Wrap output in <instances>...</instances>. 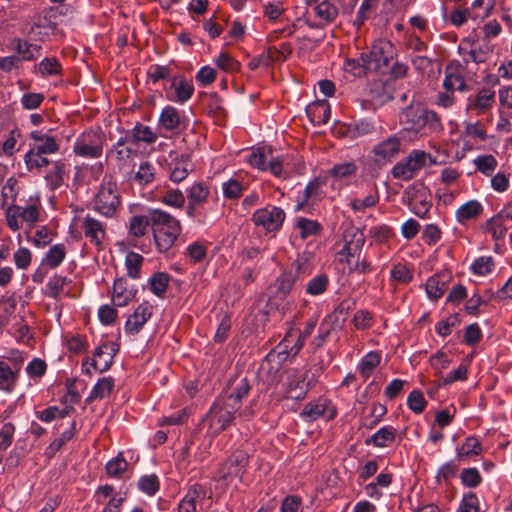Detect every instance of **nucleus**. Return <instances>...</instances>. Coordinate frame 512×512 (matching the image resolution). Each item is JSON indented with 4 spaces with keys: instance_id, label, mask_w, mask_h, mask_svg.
<instances>
[{
    "instance_id": "obj_1",
    "label": "nucleus",
    "mask_w": 512,
    "mask_h": 512,
    "mask_svg": "<svg viewBox=\"0 0 512 512\" xmlns=\"http://www.w3.org/2000/svg\"><path fill=\"white\" fill-rule=\"evenodd\" d=\"M150 220L158 251H168L180 233L179 221L159 209L150 210Z\"/></svg>"
},
{
    "instance_id": "obj_2",
    "label": "nucleus",
    "mask_w": 512,
    "mask_h": 512,
    "mask_svg": "<svg viewBox=\"0 0 512 512\" xmlns=\"http://www.w3.org/2000/svg\"><path fill=\"white\" fill-rule=\"evenodd\" d=\"M403 129L408 132L419 133L425 129L437 130L440 119L436 112L423 107L421 104H410L399 114Z\"/></svg>"
},
{
    "instance_id": "obj_3",
    "label": "nucleus",
    "mask_w": 512,
    "mask_h": 512,
    "mask_svg": "<svg viewBox=\"0 0 512 512\" xmlns=\"http://www.w3.org/2000/svg\"><path fill=\"white\" fill-rule=\"evenodd\" d=\"M237 411L235 406L228 403L222 397L217 398L203 419L204 422L208 423V433L216 436L227 429L231 425Z\"/></svg>"
},
{
    "instance_id": "obj_4",
    "label": "nucleus",
    "mask_w": 512,
    "mask_h": 512,
    "mask_svg": "<svg viewBox=\"0 0 512 512\" xmlns=\"http://www.w3.org/2000/svg\"><path fill=\"white\" fill-rule=\"evenodd\" d=\"M394 56L395 48L393 44L388 40H378L372 45L369 52L361 53V61L369 64L370 71L386 74L389 63L393 61Z\"/></svg>"
},
{
    "instance_id": "obj_5",
    "label": "nucleus",
    "mask_w": 512,
    "mask_h": 512,
    "mask_svg": "<svg viewBox=\"0 0 512 512\" xmlns=\"http://www.w3.org/2000/svg\"><path fill=\"white\" fill-rule=\"evenodd\" d=\"M285 219V213L278 207H265L254 212L252 220L257 226H262L267 232L277 231Z\"/></svg>"
},
{
    "instance_id": "obj_6",
    "label": "nucleus",
    "mask_w": 512,
    "mask_h": 512,
    "mask_svg": "<svg viewBox=\"0 0 512 512\" xmlns=\"http://www.w3.org/2000/svg\"><path fill=\"white\" fill-rule=\"evenodd\" d=\"M357 170L353 162L336 164L329 171L330 186L334 190H341L345 184L355 175Z\"/></svg>"
},
{
    "instance_id": "obj_7",
    "label": "nucleus",
    "mask_w": 512,
    "mask_h": 512,
    "mask_svg": "<svg viewBox=\"0 0 512 512\" xmlns=\"http://www.w3.org/2000/svg\"><path fill=\"white\" fill-rule=\"evenodd\" d=\"M309 386L307 374H300L297 370L291 371L287 378V391L290 398L303 399L309 391Z\"/></svg>"
},
{
    "instance_id": "obj_8",
    "label": "nucleus",
    "mask_w": 512,
    "mask_h": 512,
    "mask_svg": "<svg viewBox=\"0 0 512 512\" xmlns=\"http://www.w3.org/2000/svg\"><path fill=\"white\" fill-rule=\"evenodd\" d=\"M344 238L345 245L340 254L342 256H346L347 264L351 266L352 260L361 256V250L364 245V236L359 230H356L353 231L351 235L346 234Z\"/></svg>"
},
{
    "instance_id": "obj_9",
    "label": "nucleus",
    "mask_w": 512,
    "mask_h": 512,
    "mask_svg": "<svg viewBox=\"0 0 512 512\" xmlns=\"http://www.w3.org/2000/svg\"><path fill=\"white\" fill-rule=\"evenodd\" d=\"M151 307L147 303L140 304L134 313L127 319L125 330L130 334H137L147 320L151 317Z\"/></svg>"
},
{
    "instance_id": "obj_10",
    "label": "nucleus",
    "mask_w": 512,
    "mask_h": 512,
    "mask_svg": "<svg viewBox=\"0 0 512 512\" xmlns=\"http://www.w3.org/2000/svg\"><path fill=\"white\" fill-rule=\"evenodd\" d=\"M61 14L58 8L45 9L38 15L32 24V32H38V28L54 31L59 23Z\"/></svg>"
},
{
    "instance_id": "obj_11",
    "label": "nucleus",
    "mask_w": 512,
    "mask_h": 512,
    "mask_svg": "<svg viewBox=\"0 0 512 512\" xmlns=\"http://www.w3.org/2000/svg\"><path fill=\"white\" fill-rule=\"evenodd\" d=\"M119 203L117 194H96L94 209L106 217H111L115 214Z\"/></svg>"
},
{
    "instance_id": "obj_12",
    "label": "nucleus",
    "mask_w": 512,
    "mask_h": 512,
    "mask_svg": "<svg viewBox=\"0 0 512 512\" xmlns=\"http://www.w3.org/2000/svg\"><path fill=\"white\" fill-rule=\"evenodd\" d=\"M10 47L12 50L17 52V56L20 57V61H32L40 56V45L22 41L19 38L13 39L10 43Z\"/></svg>"
},
{
    "instance_id": "obj_13",
    "label": "nucleus",
    "mask_w": 512,
    "mask_h": 512,
    "mask_svg": "<svg viewBox=\"0 0 512 512\" xmlns=\"http://www.w3.org/2000/svg\"><path fill=\"white\" fill-rule=\"evenodd\" d=\"M450 280V276L448 273H439L431 276L426 282V293L428 297L432 300L439 299Z\"/></svg>"
},
{
    "instance_id": "obj_14",
    "label": "nucleus",
    "mask_w": 512,
    "mask_h": 512,
    "mask_svg": "<svg viewBox=\"0 0 512 512\" xmlns=\"http://www.w3.org/2000/svg\"><path fill=\"white\" fill-rule=\"evenodd\" d=\"M76 155L85 158H99L102 155V145L100 141H88L87 138L78 139L73 147Z\"/></svg>"
},
{
    "instance_id": "obj_15",
    "label": "nucleus",
    "mask_w": 512,
    "mask_h": 512,
    "mask_svg": "<svg viewBox=\"0 0 512 512\" xmlns=\"http://www.w3.org/2000/svg\"><path fill=\"white\" fill-rule=\"evenodd\" d=\"M171 89L174 90V94L169 93L168 98L181 103L187 101L194 92L193 85L181 77L172 79Z\"/></svg>"
},
{
    "instance_id": "obj_16",
    "label": "nucleus",
    "mask_w": 512,
    "mask_h": 512,
    "mask_svg": "<svg viewBox=\"0 0 512 512\" xmlns=\"http://www.w3.org/2000/svg\"><path fill=\"white\" fill-rule=\"evenodd\" d=\"M404 160L407 163L408 171L411 172L412 176H414L420 169L435 164V160L432 156L421 150H413Z\"/></svg>"
},
{
    "instance_id": "obj_17",
    "label": "nucleus",
    "mask_w": 512,
    "mask_h": 512,
    "mask_svg": "<svg viewBox=\"0 0 512 512\" xmlns=\"http://www.w3.org/2000/svg\"><path fill=\"white\" fill-rule=\"evenodd\" d=\"M307 114L314 124H326L331 115L330 105L326 100L317 101L308 106Z\"/></svg>"
},
{
    "instance_id": "obj_18",
    "label": "nucleus",
    "mask_w": 512,
    "mask_h": 512,
    "mask_svg": "<svg viewBox=\"0 0 512 512\" xmlns=\"http://www.w3.org/2000/svg\"><path fill=\"white\" fill-rule=\"evenodd\" d=\"M205 496L206 492L203 487L200 485H194L189 489L185 497L179 503V512H195L197 501L203 499Z\"/></svg>"
},
{
    "instance_id": "obj_19",
    "label": "nucleus",
    "mask_w": 512,
    "mask_h": 512,
    "mask_svg": "<svg viewBox=\"0 0 512 512\" xmlns=\"http://www.w3.org/2000/svg\"><path fill=\"white\" fill-rule=\"evenodd\" d=\"M108 349V345L104 344L100 347H98L94 354L93 358L91 360V366L99 371V372H105L108 370L112 363H113V354L112 353H106L105 350Z\"/></svg>"
},
{
    "instance_id": "obj_20",
    "label": "nucleus",
    "mask_w": 512,
    "mask_h": 512,
    "mask_svg": "<svg viewBox=\"0 0 512 512\" xmlns=\"http://www.w3.org/2000/svg\"><path fill=\"white\" fill-rule=\"evenodd\" d=\"M401 140L392 136L374 147V153L384 159L391 158L400 151Z\"/></svg>"
},
{
    "instance_id": "obj_21",
    "label": "nucleus",
    "mask_w": 512,
    "mask_h": 512,
    "mask_svg": "<svg viewBox=\"0 0 512 512\" xmlns=\"http://www.w3.org/2000/svg\"><path fill=\"white\" fill-rule=\"evenodd\" d=\"M482 210V205L478 201L470 200L457 209L456 218L459 222L464 223L465 221L478 217Z\"/></svg>"
},
{
    "instance_id": "obj_22",
    "label": "nucleus",
    "mask_w": 512,
    "mask_h": 512,
    "mask_svg": "<svg viewBox=\"0 0 512 512\" xmlns=\"http://www.w3.org/2000/svg\"><path fill=\"white\" fill-rule=\"evenodd\" d=\"M395 439V429L391 426H385L379 429L375 434L368 438L365 443L373 444L377 447H386Z\"/></svg>"
},
{
    "instance_id": "obj_23",
    "label": "nucleus",
    "mask_w": 512,
    "mask_h": 512,
    "mask_svg": "<svg viewBox=\"0 0 512 512\" xmlns=\"http://www.w3.org/2000/svg\"><path fill=\"white\" fill-rule=\"evenodd\" d=\"M83 227L85 230V236L90 238L91 242L99 245L103 238L105 231L99 221L87 216L83 221Z\"/></svg>"
},
{
    "instance_id": "obj_24",
    "label": "nucleus",
    "mask_w": 512,
    "mask_h": 512,
    "mask_svg": "<svg viewBox=\"0 0 512 512\" xmlns=\"http://www.w3.org/2000/svg\"><path fill=\"white\" fill-rule=\"evenodd\" d=\"M160 125L166 130H175L181 124V118L178 110L172 106H166L159 118Z\"/></svg>"
},
{
    "instance_id": "obj_25",
    "label": "nucleus",
    "mask_w": 512,
    "mask_h": 512,
    "mask_svg": "<svg viewBox=\"0 0 512 512\" xmlns=\"http://www.w3.org/2000/svg\"><path fill=\"white\" fill-rule=\"evenodd\" d=\"M408 204L415 215L424 217L430 209L431 200L426 194H408Z\"/></svg>"
},
{
    "instance_id": "obj_26",
    "label": "nucleus",
    "mask_w": 512,
    "mask_h": 512,
    "mask_svg": "<svg viewBox=\"0 0 512 512\" xmlns=\"http://www.w3.org/2000/svg\"><path fill=\"white\" fill-rule=\"evenodd\" d=\"M154 171L155 169L150 163H141L138 171L135 173L131 180L132 184L137 185L139 188H143L145 185L151 183L154 180Z\"/></svg>"
},
{
    "instance_id": "obj_27",
    "label": "nucleus",
    "mask_w": 512,
    "mask_h": 512,
    "mask_svg": "<svg viewBox=\"0 0 512 512\" xmlns=\"http://www.w3.org/2000/svg\"><path fill=\"white\" fill-rule=\"evenodd\" d=\"M127 137H129L130 141L134 144L140 141L153 143L157 139V135L151 130L150 127L139 123L131 130V135H128Z\"/></svg>"
},
{
    "instance_id": "obj_28",
    "label": "nucleus",
    "mask_w": 512,
    "mask_h": 512,
    "mask_svg": "<svg viewBox=\"0 0 512 512\" xmlns=\"http://www.w3.org/2000/svg\"><path fill=\"white\" fill-rule=\"evenodd\" d=\"M16 378L17 371H13L4 361H0V389L11 392L14 388Z\"/></svg>"
},
{
    "instance_id": "obj_29",
    "label": "nucleus",
    "mask_w": 512,
    "mask_h": 512,
    "mask_svg": "<svg viewBox=\"0 0 512 512\" xmlns=\"http://www.w3.org/2000/svg\"><path fill=\"white\" fill-rule=\"evenodd\" d=\"M129 142L131 141L130 138L127 136L124 138H120L116 145H114L113 148L109 151L108 156L115 157L120 162L126 161L134 153V150L131 147L125 145L126 143Z\"/></svg>"
},
{
    "instance_id": "obj_30",
    "label": "nucleus",
    "mask_w": 512,
    "mask_h": 512,
    "mask_svg": "<svg viewBox=\"0 0 512 512\" xmlns=\"http://www.w3.org/2000/svg\"><path fill=\"white\" fill-rule=\"evenodd\" d=\"M250 386L248 382L243 379L234 389V392H232L230 395L227 396H221L223 399H225L228 403L235 406L237 410L240 409L241 401L244 397H246L249 393Z\"/></svg>"
},
{
    "instance_id": "obj_31",
    "label": "nucleus",
    "mask_w": 512,
    "mask_h": 512,
    "mask_svg": "<svg viewBox=\"0 0 512 512\" xmlns=\"http://www.w3.org/2000/svg\"><path fill=\"white\" fill-rule=\"evenodd\" d=\"M113 379L110 377L101 378L93 387L87 401L93 399H102L109 395L113 389Z\"/></svg>"
},
{
    "instance_id": "obj_32",
    "label": "nucleus",
    "mask_w": 512,
    "mask_h": 512,
    "mask_svg": "<svg viewBox=\"0 0 512 512\" xmlns=\"http://www.w3.org/2000/svg\"><path fill=\"white\" fill-rule=\"evenodd\" d=\"M269 159V148L267 150L264 148H258L252 151L248 158V162L252 167L257 168L260 171H265L267 170Z\"/></svg>"
},
{
    "instance_id": "obj_33",
    "label": "nucleus",
    "mask_w": 512,
    "mask_h": 512,
    "mask_svg": "<svg viewBox=\"0 0 512 512\" xmlns=\"http://www.w3.org/2000/svg\"><path fill=\"white\" fill-rule=\"evenodd\" d=\"M149 224H151L150 212L146 216H134L130 220L129 232L134 237H142Z\"/></svg>"
},
{
    "instance_id": "obj_34",
    "label": "nucleus",
    "mask_w": 512,
    "mask_h": 512,
    "mask_svg": "<svg viewBox=\"0 0 512 512\" xmlns=\"http://www.w3.org/2000/svg\"><path fill=\"white\" fill-rule=\"evenodd\" d=\"M66 256V249L63 244L52 246L46 254L45 261L47 265L54 269L57 268Z\"/></svg>"
},
{
    "instance_id": "obj_35",
    "label": "nucleus",
    "mask_w": 512,
    "mask_h": 512,
    "mask_svg": "<svg viewBox=\"0 0 512 512\" xmlns=\"http://www.w3.org/2000/svg\"><path fill=\"white\" fill-rule=\"evenodd\" d=\"M169 275L164 272L155 273L150 279V289L151 291L158 297H163L168 283H169Z\"/></svg>"
},
{
    "instance_id": "obj_36",
    "label": "nucleus",
    "mask_w": 512,
    "mask_h": 512,
    "mask_svg": "<svg viewBox=\"0 0 512 512\" xmlns=\"http://www.w3.org/2000/svg\"><path fill=\"white\" fill-rule=\"evenodd\" d=\"M379 363L380 355L377 352L372 351L364 356L359 365L360 373L364 379H367L372 374L373 370L379 365Z\"/></svg>"
},
{
    "instance_id": "obj_37",
    "label": "nucleus",
    "mask_w": 512,
    "mask_h": 512,
    "mask_svg": "<svg viewBox=\"0 0 512 512\" xmlns=\"http://www.w3.org/2000/svg\"><path fill=\"white\" fill-rule=\"evenodd\" d=\"M315 12L319 18L325 21V24L333 22L338 15L337 7L327 0L319 3L315 7Z\"/></svg>"
},
{
    "instance_id": "obj_38",
    "label": "nucleus",
    "mask_w": 512,
    "mask_h": 512,
    "mask_svg": "<svg viewBox=\"0 0 512 512\" xmlns=\"http://www.w3.org/2000/svg\"><path fill=\"white\" fill-rule=\"evenodd\" d=\"M328 283L329 280L326 275H317L307 283L306 292L312 296L320 295L326 290Z\"/></svg>"
},
{
    "instance_id": "obj_39",
    "label": "nucleus",
    "mask_w": 512,
    "mask_h": 512,
    "mask_svg": "<svg viewBox=\"0 0 512 512\" xmlns=\"http://www.w3.org/2000/svg\"><path fill=\"white\" fill-rule=\"evenodd\" d=\"M495 101V93L490 89H482L478 92L474 107L479 110V112H483L489 109Z\"/></svg>"
},
{
    "instance_id": "obj_40",
    "label": "nucleus",
    "mask_w": 512,
    "mask_h": 512,
    "mask_svg": "<svg viewBox=\"0 0 512 512\" xmlns=\"http://www.w3.org/2000/svg\"><path fill=\"white\" fill-rule=\"evenodd\" d=\"M43 155V153H38L34 149L29 150L24 157L27 169L33 170L34 168L48 166L50 161L46 157H43Z\"/></svg>"
},
{
    "instance_id": "obj_41",
    "label": "nucleus",
    "mask_w": 512,
    "mask_h": 512,
    "mask_svg": "<svg viewBox=\"0 0 512 512\" xmlns=\"http://www.w3.org/2000/svg\"><path fill=\"white\" fill-rule=\"evenodd\" d=\"M37 67H38L39 73L44 77L58 75L61 72V64L54 57L53 58H44L38 64Z\"/></svg>"
},
{
    "instance_id": "obj_42",
    "label": "nucleus",
    "mask_w": 512,
    "mask_h": 512,
    "mask_svg": "<svg viewBox=\"0 0 512 512\" xmlns=\"http://www.w3.org/2000/svg\"><path fill=\"white\" fill-rule=\"evenodd\" d=\"M20 215L21 218L29 223H35L39 220V198L35 199L31 198V204L26 207L20 206Z\"/></svg>"
},
{
    "instance_id": "obj_43",
    "label": "nucleus",
    "mask_w": 512,
    "mask_h": 512,
    "mask_svg": "<svg viewBox=\"0 0 512 512\" xmlns=\"http://www.w3.org/2000/svg\"><path fill=\"white\" fill-rule=\"evenodd\" d=\"M326 411V404L324 402L309 403L301 412V416L307 421H314L320 416H323Z\"/></svg>"
},
{
    "instance_id": "obj_44",
    "label": "nucleus",
    "mask_w": 512,
    "mask_h": 512,
    "mask_svg": "<svg viewBox=\"0 0 512 512\" xmlns=\"http://www.w3.org/2000/svg\"><path fill=\"white\" fill-rule=\"evenodd\" d=\"M143 262V257L135 252H129L126 256L125 264L128 271V276L136 279L139 277L140 266Z\"/></svg>"
},
{
    "instance_id": "obj_45",
    "label": "nucleus",
    "mask_w": 512,
    "mask_h": 512,
    "mask_svg": "<svg viewBox=\"0 0 512 512\" xmlns=\"http://www.w3.org/2000/svg\"><path fill=\"white\" fill-rule=\"evenodd\" d=\"M281 368L282 367L277 364L275 360L269 359L268 355H266L260 366V370L267 374L271 382H276L280 379Z\"/></svg>"
},
{
    "instance_id": "obj_46",
    "label": "nucleus",
    "mask_w": 512,
    "mask_h": 512,
    "mask_svg": "<svg viewBox=\"0 0 512 512\" xmlns=\"http://www.w3.org/2000/svg\"><path fill=\"white\" fill-rule=\"evenodd\" d=\"M66 283V277L54 276L50 278L46 284V295L50 298L57 299Z\"/></svg>"
},
{
    "instance_id": "obj_47",
    "label": "nucleus",
    "mask_w": 512,
    "mask_h": 512,
    "mask_svg": "<svg viewBox=\"0 0 512 512\" xmlns=\"http://www.w3.org/2000/svg\"><path fill=\"white\" fill-rule=\"evenodd\" d=\"M296 226L300 230V237L302 239L316 234L320 229V225L316 221H312L306 218H299Z\"/></svg>"
},
{
    "instance_id": "obj_48",
    "label": "nucleus",
    "mask_w": 512,
    "mask_h": 512,
    "mask_svg": "<svg viewBox=\"0 0 512 512\" xmlns=\"http://www.w3.org/2000/svg\"><path fill=\"white\" fill-rule=\"evenodd\" d=\"M408 407L415 413H421L426 407V401L422 392L413 390L407 398Z\"/></svg>"
},
{
    "instance_id": "obj_49",
    "label": "nucleus",
    "mask_w": 512,
    "mask_h": 512,
    "mask_svg": "<svg viewBox=\"0 0 512 512\" xmlns=\"http://www.w3.org/2000/svg\"><path fill=\"white\" fill-rule=\"evenodd\" d=\"M369 64L361 61V56L359 59H348L345 63L346 71L352 73L354 76L362 77L366 75L367 71H370L368 68Z\"/></svg>"
},
{
    "instance_id": "obj_50",
    "label": "nucleus",
    "mask_w": 512,
    "mask_h": 512,
    "mask_svg": "<svg viewBox=\"0 0 512 512\" xmlns=\"http://www.w3.org/2000/svg\"><path fill=\"white\" fill-rule=\"evenodd\" d=\"M480 444L474 437H468L465 443L457 449V456L460 459L463 456L477 455L480 452Z\"/></svg>"
},
{
    "instance_id": "obj_51",
    "label": "nucleus",
    "mask_w": 512,
    "mask_h": 512,
    "mask_svg": "<svg viewBox=\"0 0 512 512\" xmlns=\"http://www.w3.org/2000/svg\"><path fill=\"white\" fill-rule=\"evenodd\" d=\"M478 170L486 175H490L497 166V161L492 155L480 156L474 160Z\"/></svg>"
},
{
    "instance_id": "obj_52",
    "label": "nucleus",
    "mask_w": 512,
    "mask_h": 512,
    "mask_svg": "<svg viewBox=\"0 0 512 512\" xmlns=\"http://www.w3.org/2000/svg\"><path fill=\"white\" fill-rule=\"evenodd\" d=\"M20 217H21V215H20V206L19 205L12 204L11 206H9L7 208L6 220H7V225L11 230L17 231L21 228V221L19 220Z\"/></svg>"
},
{
    "instance_id": "obj_53",
    "label": "nucleus",
    "mask_w": 512,
    "mask_h": 512,
    "mask_svg": "<svg viewBox=\"0 0 512 512\" xmlns=\"http://www.w3.org/2000/svg\"><path fill=\"white\" fill-rule=\"evenodd\" d=\"M267 355L269 359L275 360V362L282 367L290 355L288 345L285 342H281L275 349L270 351Z\"/></svg>"
},
{
    "instance_id": "obj_54",
    "label": "nucleus",
    "mask_w": 512,
    "mask_h": 512,
    "mask_svg": "<svg viewBox=\"0 0 512 512\" xmlns=\"http://www.w3.org/2000/svg\"><path fill=\"white\" fill-rule=\"evenodd\" d=\"M461 481L467 487H477L481 483V476L476 468H467L461 472Z\"/></svg>"
},
{
    "instance_id": "obj_55",
    "label": "nucleus",
    "mask_w": 512,
    "mask_h": 512,
    "mask_svg": "<svg viewBox=\"0 0 512 512\" xmlns=\"http://www.w3.org/2000/svg\"><path fill=\"white\" fill-rule=\"evenodd\" d=\"M138 487L148 495H153L159 489V482L155 475L143 476L138 482Z\"/></svg>"
},
{
    "instance_id": "obj_56",
    "label": "nucleus",
    "mask_w": 512,
    "mask_h": 512,
    "mask_svg": "<svg viewBox=\"0 0 512 512\" xmlns=\"http://www.w3.org/2000/svg\"><path fill=\"white\" fill-rule=\"evenodd\" d=\"M295 281H296V276L292 272L283 273L277 279V290L282 295H286L291 291Z\"/></svg>"
},
{
    "instance_id": "obj_57",
    "label": "nucleus",
    "mask_w": 512,
    "mask_h": 512,
    "mask_svg": "<svg viewBox=\"0 0 512 512\" xmlns=\"http://www.w3.org/2000/svg\"><path fill=\"white\" fill-rule=\"evenodd\" d=\"M128 463L120 455L110 460L106 465V471L110 476H119L127 469Z\"/></svg>"
},
{
    "instance_id": "obj_58",
    "label": "nucleus",
    "mask_w": 512,
    "mask_h": 512,
    "mask_svg": "<svg viewBox=\"0 0 512 512\" xmlns=\"http://www.w3.org/2000/svg\"><path fill=\"white\" fill-rule=\"evenodd\" d=\"M44 100L41 93H25L21 98V104L26 110H33L40 106Z\"/></svg>"
},
{
    "instance_id": "obj_59",
    "label": "nucleus",
    "mask_w": 512,
    "mask_h": 512,
    "mask_svg": "<svg viewBox=\"0 0 512 512\" xmlns=\"http://www.w3.org/2000/svg\"><path fill=\"white\" fill-rule=\"evenodd\" d=\"M14 425L6 423L0 430V451H5L12 444L14 435Z\"/></svg>"
},
{
    "instance_id": "obj_60",
    "label": "nucleus",
    "mask_w": 512,
    "mask_h": 512,
    "mask_svg": "<svg viewBox=\"0 0 512 512\" xmlns=\"http://www.w3.org/2000/svg\"><path fill=\"white\" fill-rule=\"evenodd\" d=\"M493 265L491 257H480L472 264V270L477 275H486L491 272Z\"/></svg>"
},
{
    "instance_id": "obj_61",
    "label": "nucleus",
    "mask_w": 512,
    "mask_h": 512,
    "mask_svg": "<svg viewBox=\"0 0 512 512\" xmlns=\"http://www.w3.org/2000/svg\"><path fill=\"white\" fill-rule=\"evenodd\" d=\"M468 368L466 365L461 364L456 370L451 371L442 378L441 385H449L458 380H465L467 378Z\"/></svg>"
},
{
    "instance_id": "obj_62",
    "label": "nucleus",
    "mask_w": 512,
    "mask_h": 512,
    "mask_svg": "<svg viewBox=\"0 0 512 512\" xmlns=\"http://www.w3.org/2000/svg\"><path fill=\"white\" fill-rule=\"evenodd\" d=\"M216 64L220 69L226 72H233L239 67V63L226 53H221L218 56L216 59Z\"/></svg>"
},
{
    "instance_id": "obj_63",
    "label": "nucleus",
    "mask_w": 512,
    "mask_h": 512,
    "mask_svg": "<svg viewBox=\"0 0 512 512\" xmlns=\"http://www.w3.org/2000/svg\"><path fill=\"white\" fill-rule=\"evenodd\" d=\"M195 78L202 86H207L215 81L216 71L210 66H204L198 71Z\"/></svg>"
},
{
    "instance_id": "obj_64",
    "label": "nucleus",
    "mask_w": 512,
    "mask_h": 512,
    "mask_svg": "<svg viewBox=\"0 0 512 512\" xmlns=\"http://www.w3.org/2000/svg\"><path fill=\"white\" fill-rule=\"evenodd\" d=\"M478 499L472 492L466 494L459 507V512H478Z\"/></svg>"
}]
</instances>
